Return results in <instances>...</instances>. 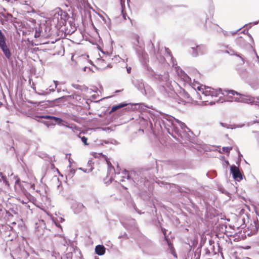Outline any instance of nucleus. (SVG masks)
I'll use <instances>...</instances> for the list:
<instances>
[{
    "instance_id": "nucleus-9",
    "label": "nucleus",
    "mask_w": 259,
    "mask_h": 259,
    "mask_svg": "<svg viewBox=\"0 0 259 259\" xmlns=\"http://www.w3.org/2000/svg\"><path fill=\"white\" fill-rule=\"evenodd\" d=\"M226 95L229 97L232 98L235 95H240V94L233 90H227L225 91Z\"/></svg>"
},
{
    "instance_id": "nucleus-21",
    "label": "nucleus",
    "mask_w": 259,
    "mask_h": 259,
    "mask_svg": "<svg viewBox=\"0 0 259 259\" xmlns=\"http://www.w3.org/2000/svg\"><path fill=\"white\" fill-rule=\"evenodd\" d=\"M38 36H39V34H38V33H37V32H36L35 34V37H38Z\"/></svg>"
},
{
    "instance_id": "nucleus-14",
    "label": "nucleus",
    "mask_w": 259,
    "mask_h": 259,
    "mask_svg": "<svg viewBox=\"0 0 259 259\" xmlns=\"http://www.w3.org/2000/svg\"><path fill=\"white\" fill-rule=\"evenodd\" d=\"M163 234L164 235V236H165V239L167 242V243H168L169 246L170 247H171V249L174 250V247L172 246V244L169 241L168 239L167 238V237L166 236V232H165V230L163 231Z\"/></svg>"
},
{
    "instance_id": "nucleus-11",
    "label": "nucleus",
    "mask_w": 259,
    "mask_h": 259,
    "mask_svg": "<svg viewBox=\"0 0 259 259\" xmlns=\"http://www.w3.org/2000/svg\"><path fill=\"white\" fill-rule=\"evenodd\" d=\"M125 105V104H120L118 105L114 106L112 108L111 112H113L116 111L117 110L123 107Z\"/></svg>"
},
{
    "instance_id": "nucleus-12",
    "label": "nucleus",
    "mask_w": 259,
    "mask_h": 259,
    "mask_svg": "<svg viewBox=\"0 0 259 259\" xmlns=\"http://www.w3.org/2000/svg\"><path fill=\"white\" fill-rule=\"evenodd\" d=\"M62 11L59 10L58 12L55 13L54 15V19H57L59 21V17L61 18Z\"/></svg>"
},
{
    "instance_id": "nucleus-17",
    "label": "nucleus",
    "mask_w": 259,
    "mask_h": 259,
    "mask_svg": "<svg viewBox=\"0 0 259 259\" xmlns=\"http://www.w3.org/2000/svg\"><path fill=\"white\" fill-rule=\"evenodd\" d=\"M203 89H204V88L202 86L197 87V90L198 91H200L202 93V90Z\"/></svg>"
},
{
    "instance_id": "nucleus-18",
    "label": "nucleus",
    "mask_w": 259,
    "mask_h": 259,
    "mask_svg": "<svg viewBox=\"0 0 259 259\" xmlns=\"http://www.w3.org/2000/svg\"><path fill=\"white\" fill-rule=\"evenodd\" d=\"M125 0H120V4L122 7L124 5Z\"/></svg>"
},
{
    "instance_id": "nucleus-16",
    "label": "nucleus",
    "mask_w": 259,
    "mask_h": 259,
    "mask_svg": "<svg viewBox=\"0 0 259 259\" xmlns=\"http://www.w3.org/2000/svg\"><path fill=\"white\" fill-rule=\"evenodd\" d=\"M18 200L21 203H22L23 204H27L29 202L28 199H25V200H22L21 199L19 198Z\"/></svg>"
},
{
    "instance_id": "nucleus-7",
    "label": "nucleus",
    "mask_w": 259,
    "mask_h": 259,
    "mask_svg": "<svg viewBox=\"0 0 259 259\" xmlns=\"http://www.w3.org/2000/svg\"><path fill=\"white\" fill-rule=\"evenodd\" d=\"M95 251L97 254L99 255H103L105 253L106 248L104 246L102 245H98L96 246Z\"/></svg>"
},
{
    "instance_id": "nucleus-3",
    "label": "nucleus",
    "mask_w": 259,
    "mask_h": 259,
    "mask_svg": "<svg viewBox=\"0 0 259 259\" xmlns=\"http://www.w3.org/2000/svg\"><path fill=\"white\" fill-rule=\"evenodd\" d=\"M81 97L80 96L74 94L72 95L59 98L56 99V100H60L62 102H68L72 104H75L77 101L81 100Z\"/></svg>"
},
{
    "instance_id": "nucleus-4",
    "label": "nucleus",
    "mask_w": 259,
    "mask_h": 259,
    "mask_svg": "<svg viewBox=\"0 0 259 259\" xmlns=\"http://www.w3.org/2000/svg\"><path fill=\"white\" fill-rule=\"evenodd\" d=\"M192 54L194 56L204 54L206 51L205 47L202 45H197L195 47H192Z\"/></svg>"
},
{
    "instance_id": "nucleus-5",
    "label": "nucleus",
    "mask_w": 259,
    "mask_h": 259,
    "mask_svg": "<svg viewBox=\"0 0 259 259\" xmlns=\"http://www.w3.org/2000/svg\"><path fill=\"white\" fill-rule=\"evenodd\" d=\"M231 171L233 175V177L234 179L237 181H240L242 179V176L238 168L235 165L231 166Z\"/></svg>"
},
{
    "instance_id": "nucleus-20",
    "label": "nucleus",
    "mask_w": 259,
    "mask_h": 259,
    "mask_svg": "<svg viewBox=\"0 0 259 259\" xmlns=\"http://www.w3.org/2000/svg\"><path fill=\"white\" fill-rule=\"evenodd\" d=\"M131 68H127V71L128 73H131Z\"/></svg>"
},
{
    "instance_id": "nucleus-1",
    "label": "nucleus",
    "mask_w": 259,
    "mask_h": 259,
    "mask_svg": "<svg viewBox=\"0 0 259 259\" xmlns=\"http://www.w3.org/2000/svg\"><path fill=\"white\" fill-rule=\"evenodd\" d=\"M220 94V91L210 87H204L202 90L203 96H200V99L202 102L212 105L215 102L214 98H217Z\"/></svg>"
},
{
    "instance_id": "nucleus-23",
    "label": "nucleus",
    "mask_w": 259,
    "mask_h": 259,
    "mask_svg": "<svg viewBox=\"0 0 259 259\" xmlns=\"http://www.w3.org/2000/svg\"><path fill=\"white\" fill-rule=\"evenodd\" d=\"M54 83H55L56 87L57 85V81H54Z\"/></svg>"
},
{
    "instance_id": "nucleus-13",
    "label": "nucleus",
    "mask_w": 259,
    "mask_h": 259,
    "mask_svg": "<svg viewBox=\"0 0 259 259\" xmlns=\"http://www.w3.org/2000/svg\"><path fill=\"white\" fill-rule=\"evenodd\" d=\"M232 149V147H224L222 148L223 151L226 153H229Z\"/></svg>"
},
{
    "instance_id": "nucleus-10",
    "label": "nucleus",
    "mask_w": 259,
    "mask_h": 259,
    "mask_svg": "<svg viewBox=\"0 0 259 259\" xmlns=\"http://www.w3.org/2000/svg\"><path fill=\"white\" fill-rule=\"evenodd\" d=\"M0 177L2 178L3 183L5 184V185L7 186L8 187H9L10 184L8 181L7 180L6 176H4L3 175V173L0 172Z\"/></svg>"
},
{
    "instance_id": "nucleus-6",
    "label": "nucleus",
    "mask_w": 259,
    "mask_h": 259,
    "mask_svg": "<svg viewBox=\"0 0 259 259\" xmlns=\"http://www.w3.org/2000/svg\"><path fill=\"white\" fill-rule=\"evenodd\" d=\"M128 174L126 170L117 174L116 178L120 182H123L125 179H128Z\"/></svg>"
},
{
    "instance_id": "nucleus-8",
    "label": "nucleus",
    "mask_w": 259,
    "mask_h": 259,
    "mask_svg": "<svg viewBox=\"0 0 259 259\" xmlns=\"http://www.w3.org/2000/svg\"><path fill=\"white\" fill-rule=\"evenodd\" d=\"M40 118H45V119H50L53 120L56 122H60L61 121V119L59 118H57L54 116L46 115V116H39Z\"/></svg>"
},
{
    "instance_id": "nucleus-2",
    "label": "nucleus",
    "mask_w": 259,
    "mask_h": 259,
    "mask_svg": "<svg viewBox=\"0 0 259 259\" xmlns=\"http://www.w3.org/2000/svg\"><path fill=\"white\" fill-rule=\"evenodd\" d=\"M6 38L4 34L0 30V48L3 51L4 54L8 59L11 57V53L6 42Z\"/></svg>"
},
{
    "instance_id": "nucleus-19",
    "label": "nucleus",
    "mask_w": 259,
    "mask_h": 259,
    "mask_svg": "<svg viewBox=\"0 0 259 259\" xmlns=\"http://www.w3.org/2000/svg\"><path fill=\"white\" fill-rule=\"evenodd\" d=\"M16 184H20V180L18 179L15 182V185Z\"/></svg>"
},
{
    "instance_id": "nucleus-22",
    "label": "nucleus",
    "mask_w": 259,
    "mask_h": 259,
    "mask_svg": "<svg viewBox=\"0 0 259 259\" xmlns=\"http://www.w3.org/2000/svg\"><path fill=\"white\" fill-rule=\"evenodd\" d=\"M242 259H251V258H250L248 257H244L242 258Z\"/></svg>"
},
{
    "instance_id": "nucleus-15",
    "label": "nucleus",
    "mask_w": 259,
    "mask_h": 259,
    "mask_svg": "<svg viewBox=\"0 0 259 259\" xmlns=\"http://www.w3.org/2000/svg\"><path fill=\"white\" fill-rule=\"evenodd\" d=\"M81 141L83 143V144L87 146V145H89V143L87 142L88 141V138L84 136H83L82 137H81Z\"/></svg>"
}]
</instances>
